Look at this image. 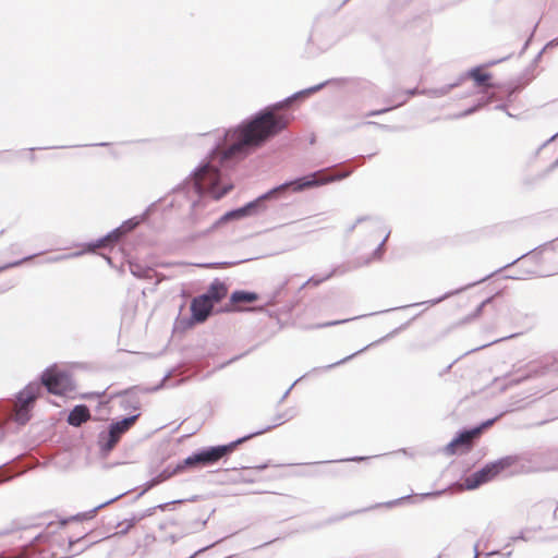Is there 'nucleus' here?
<instances>
[{
    "label": "nucleus",
    "instance_id": "nucleus-1",
    "mask_svg": "<svg viewBox=\"0 0 558 558\" xmlns=\"http://www.w3.org/2000/svg\"><path fill=\"white\" fill-rule=\"evenodd\" d=\"M288 123L289 120L284 116L265 112L251 122L226 133L223 144L217 146L206 162L193 172L189 181L190 187L197 197L192 201L191 219L194 223H198L213 211L207 209L206 198L220 199L233 189V183L227 174L229 160L248 154L284 129Z\"/></svg>",
    "mask_w": 558,
    "mask_h": 558
},
{
    "label": "nucleus",
    "instance_id": "nucleus-2",
    "mask_svg": "<svg viewBox=\"0 0 558 558\" xmlns=\"http://www.w3.org/2000/svg\"><path fill=\"white\" fill-rule=\"evenodd\" d=\"M262 432H256L254 434H251L248 436H245L243 438L238 439L236 441H233L229 445L225 446H218V447H211L205 450H202L199 452H196L190 457H187L181 464H179L175 469V472H179L183 470L184 468H194L198 465H209L217 462L219 459H221L225 454L232 451L236 445L242 444L246 439H250L254 435H258Z\"/></svg>",
    "mask_w": 558,
    "mask_h": 558
},
{
    "label": "nucleus",
    "instance_id": "nucleus-3",
    "mask_svg": "<svg viewBox=\"0 0 558 558\" xmlns=\"http://www.w3.org/2000/svg\"><path fill=\"white\" fill-rule=\"evenodd\" d=\"M514 458L505 457L495 462L486 464L480 471L473 473L464 480L463 486L466 489H475L478 486L494 480L504 470L510 468L514 463Z\"/></svg>",
    "mask_w": 558,
    "mask_h": 558
},
{
    "label": "nucleus",
    "instance_id": "nucleus-4",
    "mask_svg": "<svg viewBox=\"0 0 558 558\" xmlns=\"http://www.w3.org/2000/svg\"><path fill=\"white\" fill-rule=\"evenodd\" d=\"M41 378L48 391L54 395H66L74 388L69 374L58 366L48 368Z\"/></svg>",
    "mask_w": 558,
    "mask_h": 558
},
{
    "label": "nucleus",
    "instance_id": "nucleus-5",
    "mask_svg": "<svg viewBox=\"0 0 558 558\" xmlns=\"http://www.w3.org/2000/svg\"><path fill=\"white\" fill-rule=\"evenodd\" d=\"M137 415L123 418L122 421L113 423L107 433H101L98 440L101 450L109 452L119 441L121 435L134 424Z\"/></svg>",
    "mask_w": 558,
    "mask_h": 558
},
{
    "label": "nucleus",
    "instance_id": "nucleus-6",
    "mask_svg": "<svg viewBox=\"0 0 558 558\" xmlns=\"http://www.w3.org/2000/svg\"><path fill=\"white\" fill-rule=\"evenodd\" d=\"M316 177H317V174L314 173V174H311V175L298 179V180H295L293 182H288V183L281 184L280 186L275 187V189L270 190L269 192L265 193L264 195H262L258 198V201H260V199H268V198L275 196L276 193H278L280 191H284L289 186H292L293 191L299 192V191H302L304 189H308V187L326 184L328 182L333 181V178H331V177H324V178H320V179H316Z\"/></svg>",
    "mask_w": 558,
    "mask_h": 558
},
{
    "label": "nucleus",
    "instance_id": "nucleus-7",
    "mask_svg": "<svg viewBox=\"0 0 558 558\" xmlns=\"http://www.w3.org/2000/svg\"><path fill=\"white\" fill-rule=\"evenodd\" d=\"M213 306L209 296L199 295L195 298L191 304L192 318L197 323L204 322L209 316Z\"/></svg>",
    "mask_w": 558,
    "mask_h": 558
},
{
    "label": "nucleus",
    "instance_id": "nucleus-8",
    "mask_svg": "<svg viewBox=\"0 0 558 558\" xmlns=\"http://www.w3.org/2000/svg\"><path fill=\"white\" fill-rule=\"evenodd\" d=\"M258 201L251 202L247 205L238 208L235 210H231L226 213L223 216H221L219 219H217L211 227L208 229V231H214L217 228H219L221 225L233 220V219H241L251 214V211L256 207Z\"/></svg>",
    "mask_w": 558,
    "mask_h": 558
},
{
    "label": "nucleus",
    "instance_id": "nucleus-9",
    "mask_svg": "<svg viewBox=\"0 0 558 558\" xmlns=\"http://www.w3.org/2000/svg\"><path fill=\"white\" fill-rule=\"evenodd\" d=\"M478 432H480V429H474L471 432H464V433L460 434L457 438H454L447 445L446 451L449 453H456L458 447H460V446L469 447L472 438L475 435H477Z\"/></svg>",
    "mask_w": 558,
    "mask_h": 558
},
{
    "label": "nucleus",
    "instance_id": "nucleus-10",
    "mask_svg": "<svg viewBox=\"0 0 558 558\" xmlns=\"http://www.w3.org/2000/svg\"><path fill=\"white\" fill-rule=\"evenodd\" d=\"M136 223L137 222H133L132 220L126 221L123 226H121L120 228L113 230L112 232H110L104 239H100L99 241H97V243H95L92 246V250H95L96 247L104 246L107 242L117 241L122 233L133 229L136 226Z\"/></svg>",
    "mask_w": 558,
    "mask_h": 558
},
{
    "label": "nucleus",
    "instance_id": "nucleus-11",
    "mask_svg": "<svg viewBox=\"0 0 558 558\" xmlns=\"http://www.w3.org/2000/svg\"><path fill=\"white\" fill-rule=\"evenodd\" d=\"M40 385L32 383L27 385L17 396V403L22 405H29L38 396Z\"/></svg>",
    "mask_w": 558,
    "mask_h": 558
},
{
    "label": "nucleus",
    "instance_id": "nucleus-12",
    "mask_svg": "<svg viewBox=\"0 0 558 558\" xmlns=\"http://www.w3.org/2000/svg\"><path fill=\"white\" fill-rule=\"evenodd\" d=\"M89 417L88 409L85 405H76L69 414L68 422L73 426H80Z\"/></svg>",
    "mask_w": 558,
    "mask_h": 558
},
{
    "label": "nucleus",
    "instance_id": "nucleus-13",
    "mask_svg": "<svg viewBox=\"0 0 558 558\" xmlns=\"http://www.w3.org/2000/svg\"><path fill=\"white\" fill-rule=\"evenodd\" d=\"M227 293L226 287L220 282H214L210 286V289L206 294H203L204 296H209V299L213 301V304L219 302L221 299L225 298Z\"/></svg>",
    "mask_w": 558,
    "mask_h": 558
},
{
    "label": "nucleus",
    "instance_id": "nucleus-14",
    "mask_svg": "<svg viewBox=\"0 0 558 558\" xmlns=\"http://www.w3.org/2000/svg\"><path fill=\"white\" fill-rule=\"evenodd\" d=\"M257 295L252 292H245V291H235L231 295V300L233 302H254L256 301Z\"/></svg>",
    "mask_w": 558,
    "mask_h": 558
},
{
    "label": "nucleus",
    "instance_id": "nucleus-15",
    "mask_svg": "<svg viewBox=\"0 0 558 558\" xmlns=\"http://www.w3.org/2000/svg\"><path fill=\"white\" fill-rule=\"evenodd\" d=\"M15 420L20 424H25L29 420L28 405L16 403Z\"/></svg>",
    "mask_w": 558,
    "mask_h": 558
},
{
    "label": "nucleus",
    "instance_id": "nucleus-16",
    "mask_svg": "<svg viewBox=\"0 0 558 558\" xmlns=\"http://www.w3.org/2000/svg\"><path fill=\"white\" fill-rule=\"evenodd\" d=\"M470 76L480 85L486 82L489 77L488 74L481 72L478 69H474L470 72Z\"/></svg>",
    "mask_w": 558,
    "mask_h": 558
},
{
    "label": "nucleus",
    "instance_id": "nucleus-17",
    "mask_svg": "<svg viewBox=\"0 0 558 558\" xmlns=\"http://www.w3.org/2000/svg\"><path fill=\"white\" fill-rule=\"evenodd\" d=\"M319 88H320V85L315 86V87L310 88V89H306V90L302 92L301 94H310V93L318 90Z\"/></svg>",
    "mask_w": 558,
    "mask_h": 558
},
{
    "label": "nucleus",
    "instance_id": "nucleus-18",
    "mask_svg": "<svg viewBox=\"0 0 558 558\" xmlns=\"http://www.w3.org/2000/svg\"><path fill=\"white\" fill-rule=\"evenodd\" d=\"M106 505H109V501H106V502H102V505H99V506L95 509V511H96L97 509H99V508H102V506H106Z\"/></svg>",
    "mask_w": 558,
    "mask_h": 558
},
{
    "label": "nucleus",
    "instance_id": "nucleus-19",
    "mask_svg": "<svg viewBox=\"0 0 558 558\" xmlns=\"http://www.w3.org/2000/svg\"><path fill=\"white\" fill-rule=\"evenodd\" d=\"M106 505H109V501H106V502H102V505H99V506L95 509V511H96L97 509H99V508H102V506H106Z\"/></svg>",
    "mask_w": 558,
    "mask_h": 558
},
{
    "label": "nucleus",
    "instance_id": "nucleus-20",
    "mask_svg": "<svg viewBox=\"0 0 558 558\" xmlns=\"http://www.w3.org/2000/svg\"><path fill=\"white\" fill-rule=\"evenodd\" d=\"M106 505H109V501H106V502H102V505H99V506L95 509V511H96L97 509H99V508H102V506H106Z\"/></svg>",
    "mask_w": 558,
    "mask_h": 558
}]
</instances>
